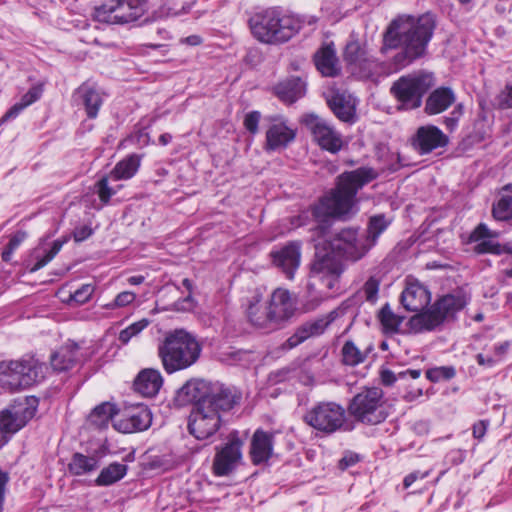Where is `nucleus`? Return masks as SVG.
<instances>
[{
    "mask_svg": "<svg viewBox=\"0 0 512 512\" xmlns=\"http://www.w3.org/2000/svg\"><path fill=\"white\" fill-rule=\"evenodd\" d=\"M274 435L257 429L251 439L250 456L252 463L259 465L267 462L273 454Z\"/></svg>",
    "mask_w": 512,
    "mask_h": 512,
    "instance_id": "bb28decb",
    "label": "nucleus"
},
{
    "mask_svg": "<svg viewBox=\"0 0 512 512\" xmlns=\"http://www.w3.org/2000/svg\"><path fill=\"white\" fill-rule=\"evenodd\" d=\"M428 476V472H419V471H415V472H412L410 474H408L405 478H404V481H403V484H404V487L405 488H408L410 487L417 479L421 478V479H424L425 477Z\"/></svg>",
    "mask_w": 512,
    "mask_h": 512,
    "instance_id": "0e129e2a",
    "label": "nucleus"
},
{
    "mask_svg": "<svg viewBox=\"0 0 512 512\" xmlns=\"http://www.w3.org/2000/svg\"><path fill=\"white\" fill-rule=\"evenodd\" d=\"M498 236V232L492 231L485 224L480 223L471 232L469 241L471 243H476L474 246V252L477 254L490 253L500 255L503 253H511V247L508 245H501L495 240Z\"/></svg>",
    "mask_w": 512,
    "mask_h": 512,
    "instance_id": "6ab92c4d",
    "label": "nucleus"
},
{
    "mask_svg": "<svg viewBox=\"0 0 512 512\" xmlns=\"http://www.w3.org/2000/svg\"><path fill=\"white\" fill-rule=\"evenodd\" d=\"M510 343L508 341L499 343L494 347V358L497 359V362L500 361L504 355L507 353L509 349Z\"/></svg>",
    "mask_w": 512,
    "mask_h": 512,
    "instance_id": "69168bd1",
    "label": "nucleus"
},
{
    "mask_svg": "<svg viewBox=\"0 0 512 512\" xmlns=\"http://www.w3.org/2000/svg\"><path fill=\"white\" fill-rule=\"evenodd\" d=\"M163 384V378L156 369L146 368L134 380V389L145 397L155 396Z\"/></svg>",
    "mask_w": 512,
    "mask_h": 512,
    "instance_id": "c85d7f7f",
    "label": "nucleus"
},
{
    "mask_svg": "<svg viewBox=\"0 0 512 512\" xmlns=\"http://www.w3.org/2000/svg\"><path fill=\"white\" fill-rule=\"evenodd\" d=\"M261 119L259 111H251L244 118V126L251 134L258 132V125Z\"/></svg>",
    "mask_w": 512,
    "mask_h": 512,
    "instance_id": "603ef678",
    "label": "nucleus"
},
{
    "mask_svg": "<svg viewBox=\"0 0 512 512\" xmlns=\"http://www.w3.org/2000/svg\"><path fill=\"white\" fill-rule=\"evenodd\" d=\"M332 319L317 318L301 324L295 332L286 340L284 348L292 349L310 337L321 335L328 327Z\"/></svg>",
    "mask_w": 512,
    "mask_h": 512,
    "instance_id": "a878e982",
    "label": "nucleus"
},
{
    "mask_svg": "<svg viewBox=\"0 0 512 512\" xmlns=\"http://www.w3.org/2000/svg\"><path fill=\"white\" fill-rule=\"evenodd\" d=\"M94 288L90 284L82 285L73 294L70 295V300L77 304L86 303L92 296Z\"/></svg>",
    "mask_w": 512,
    "mask_h": 512,
    "instance_id": "8fccbe9b",
    "label": "nucleus"
},
{
    "mask_svg": "<svg viewBox=\"0 0 512 512\" xmlns=\"http://www.w3.org/2000/svg\"><path fill=\"white\" fill-rule=\"evenodd\" d=\"M427 378L432 382H438L440 380H449L455 376V369L453 367H437L429 369L426 372Z\"/></svg>",
    "mask_w": 512,
    "mask_h": 512,
    "instance_id": "49530a36",
    "label": "nucleus"
},
{
    "mask_svg": "<svg viewBox=\"0 0 512 512\" xmlns=\"http://www.w3.org/2000/svg\"><path fill=\"white\" fill-rule=\"evenodd\" d=\"M377 177L378 172L366 166L340 174L336 187L312 208V215L322 222L315 228L318 235L325 234L328 228L325 222L328 218L347 219L354 214L358 190Z\"/></svg>",
    "mask_w": 512,
    "mask_h": 512,
    "instance_id": "f03ea898",
    "label": "nucleus"
},
{
    "mask_svg": "<svg viewBox=\"0 0 512 512\" xmlns=\"http://www.w3.org/2000/svg\"><path fill=\"white\" fill-rule=\"evenodd\" d=\"M36 412V400L26 398L23 402L8 408L0 413V426L5 434H13L20 430L32 419Z\"/></svg>",
    "mask_w": 512,
    "mask_h": 512,
    "instance_id": "f3484780",
    "label": "nucleus"
},
{
    "mask_svg": "<svg viewBox=\"0 0 512 512\" xmlns=\"http://www.w3.org/2000/svg\"><path fill=\"white\" fill-rule=\"evenodd\" d=\"M9 481V475L7 472L0 468V512L3 510V504L5 499L6 485Z\"/></svg>",
    "mask_w": 512,
    "mask_h": 512,
    "instance_id": "bf43d9fd",
    "label": "nucleus"
},
{
    "mask_svg": "<svg viewBox=\"0 0 512 512\" xmlns=\"http://www.w3.org/2000/svg\"><path fill=\"white\" fill-rule=\"evenodd\" d=\"M492 213L497 220L505 221L512 218V185H507L502 189L498 202L493 206Z\"/></svg>",
    "mask_w": 512,
    "mask_h": 512,
    "instance_id": "e433bc0d",
    "label": "nucleus"
},
{
    "mask_svg": "<svg viewBox=\"0 0 512 512\" xmlns=\"http://www.w3.org/2000/svg\"><path fill=\"white\" fill-rule=\"evenodd\" d=\"M476 360L480 366L493 367L497 363V359L493 356H484L481 353L476 355Z\"/></svg>",
    "mask_w": 512,
    "mask_h": 512,
    "instance_id": "774afa93",
    "label": "nucleus"
},
{
    "mask_svg": "<svg viewBox=\"0 0 512 512\" xmlns=\"http://www.w3.org/2000/svg\"><path fill=\"white\" fill-rule=\"evenodd\" d=\"M242 398L237 390L228 392L217 400H204L193 409L189 416L188 429L198 440L213 436L222 425V413L231 410Z\"/></svg>",
    "mask_w": 512,
    "mask_h": 512,
    "instance_id": "20e7f679",
    "label": "nucleus"
},
{
    "mask_svg": "<svg viewBox=\"0 0 512 512\" xmlns=\"http://www.w3.org/2000/svg\"><path fill=\"white\" fill-rule=\"evenodd\" d=\"M135 294L129 291L121 292L115 298V306L124 307L135 300Z\"/></svg>",
    "mask_w": 512,
    "mask_h": 512,
    "instance_id": "6e6d98bb",
    "label": "nucleus"
},
{
    "mask_svg": "<svg viewBox=\"0 0 512 512\" xmlns=\"http://www.w3.org/2000/svg\"><path fill=\"white\" fill-rule=\"evenodd\" d=\"M47 366L35 357L0 362V386L16 392L41 382Z\"/></svg>",
    "mask_w": 512,
    "mask_h": 512,
    "instance_id": "0eeeda50",
    "label": "nucleus"
},
{
    "mask_svg": "<svg viewBox=\"0 0 512 512\" xmlns=\"http://www.w3.org/2000/svg\"><path fill=\"white\" fill-rule=\"evenodd\" d=\"M379 318L386 333H397L404 319L394 314L388 304L381 309Z\"/></svg>",
    "mask_w": 512,
    "mask_h": 512,
    "instance_id": "37998d69",
    "label": "nucleus"
},
{
    "mask_svg": "<svg viewBox=\"0 0 512 512\" xmlns=\"http://www.w3.org/2000/svg\"><path fill=\"white\" fill-rule=\"evenodd\" d=\"M303 419L315 430L332 434L345 424L346 412L341 405L335 402H320L308 410Z\"/></svg>",
    "mask_w": 512,
    "mask_h": 512,
    "instance_id": "ddd939ff",
    "label": "nucleus"
},
{
    "mask_svg": "<svg viewBox=\"0 0 512 512\" xmlns=\"http://www.w3.org/2000/svg\"><path fill=\"white\" fill-rule=\"evenodd\" d=\"M345 266L340 256L327 242L315 245V255L310 266V279L319 281L327 290H334L344 272Z\"/></svg>",
    "mask_w": 512,
    "mask_h": 512,
    "instance_id": "9d476101",
    "label": "nucleus"
},
{
    "mask_svg": "<svg viewBox=\"0 0 512 512\" xmlns=\"http://www.w3.org/2000/svg\"><path fill=\"white\" fill-rule=\"evenodd\" d=\"M146 0H107L95 7V19L107 24H126L138 20L146 11Z\"/></svg>",
    "mask_w": 512,
    "mask_h": 512,
    "instance_id": "f8f14e48",
    "label": "nucleus"
},
{
    "mask_svg": "<svg viewBox=\"0 0 512 512\" xmlns=\"http://www.w3.org/2000/svg\"><path fill=\"white\" fill-rule=\"evenodd\" d=\"M500 105L503 108H512V84L506 85L505 90L501 93Z\"/></svg>",
    "mask_w": 512,
    "mask_h": 512,
    "instance_id": "052dcab7",
    "label": "nucleus"
},
{
    "mask_svg": "<svg viewBox=\"0 0 512 512\" xmlns=\"http://www.w3.org/2000/svg\"><path fill=\"white\" fill-rule=\"evenodd\" d=\"M78 346L76 344L61 347L51 356V366L55 371L71 369L77 362Z\"/></svg>",
    "mask_w": 512,
    "mask_h": 512,
    "instance_id": "c9c22d12",
    "label": "nucleus"
},
{
    "mask_svg": "<svg viewBox=\"0 0 512 512\" xmlns=\"http://www.w3.org/2000/svg\"><path fill=\"white\" fill-rule=\"evenodd\" d=\"M455 101L454 92L447 87L435 89L426 99L425 112L428 115L442 113Z\"/></svg>",
    "mask_w": 512,
    "mask_h": 512,
    "instance_id": "2f4dec72",
    "label": "nucleus"
},
{
    "mask_svg": "<svg viewBox=\"0 0 512 512\" xmlns=\"http://www.w3.org/2000/svg\"><path fill=\"white\" fill-rule=\"evenodd\" d=\"M92 233H93V230L88 225H83L81 227H77L73 232L74 240L76 242H82V241L86 240L88 237H90L92 235Z\"/></svg>",
    "mask_w": 512,
    "mask_h": 512,
    "instance_id": "5fc2aeb1",
    "label": "nucleus"
},
{
    "mask_svg": "<svg viewBox=\"0 0 512 512\" xmlns=\"http://www.w3.org/2000/svg\"><path fill=\"white\" fill-rule=\"evenodd\" d=\"M27 234L24 231H18L9 240V243L7 244V248L10 249V251H14L26 238Z\"/></svg>",
    "mask_w": 512,
    "mask_h": 512,
    "instance_id": "680f3d73",
    "label": "nucleus"
},
{
    "mask_svg": "<svg viewBox=\"0 0 512 512\" xmlns=\"http://www.w3.org/2000/svg\"><path fill=\"white\" fill-rule=\"evenodd\" d=\"M433 85V75L420 71L401 76L392 84L390 93L402 109L412 110L421 106L422 97Z\"/></svg>",
    "mask_w": 512,
    "mask_h": 512,
    "instance_id": "1a4fd4ad",
    "label": "nucleus"
},
{
    "mask_svg": "<svg viewBox=\"0 0 512 512\" xmlns=\"http://www.w3.org/2000/svg\"><path fill=\"white\" fill-rule=\"evenodd\" d=\"M431 301L429 290L419 282L407 283L401 294V303L403 307L412 312L423 313L424 309Z\"/></svg>",
    "mask_w": 512,
    "mask_h": 512,
    "instance_id": "5701e85b",
    "label": "nucleus"
},
{
    "mask_svg": "<svg viewBox=\"0 0 512 512\" xmlns=\"http://www.w3.org/2000/svg\"><path fill=\"white\" fill-rule=\"evenodd\" d=\"M148 325H149L148 319H141V320L131 324L130 326H128L127 328H125L124 330H122L119 333V337H118L119 341L122 344H127L132 337L138 335Z\"/></svg>",
    "mask_w": 512,
    "mask_h": 512,
    "instance_id": "a18cd8bd",
    "label": "nucleus"
},
{
    "mask_svg": "<svg viewBox=\"0 0 512 512\" xmlns=\"http://www.w3.org/2000/svg\"><path fill=\"white\" fill-rule=\"evenodd\" d=\"M461 106L458 107L457 110H454L452 113H451V117H446L445 118V125L448 129L452 130L454 129V127L456 126L457 124V121L459 119V116L461 115Z\"/></svg>",
    "mask_w": 512,
    "mask_h": 512,
    "instance_id": "338daca9",
    "label": "nucleus"
},
{
    "mask_svg": "<svg viewBox=\"0 0 512 512\" xmlns=\"http://www.w3.org/2000/svg\"><path fill=\"white\" fill-rule=\"evenodd\" d=\"M247 23L252 36L257 41L270 45L287 42L300 28L295 18L282 15L274 8L253 13Z\"/></svg>",
    "mask_w": 512,
    "mask_h": 512,
    "instance_id": "39448f33",
    "label": "nucleus"
},
{
    "mask_svg": "<svg viewBox=\"0 0 512 512\" xmlns=\"http://www.w3.org/2000/svg\"><path fill=\"white\" fill-rule=\"evenodd\" d=\"M109 176L101 177L95 184L97 194L102 203L107 204L116 191L109 186Z\"/></svg>",
    "mask_w": 512,
    "mask_h": 512,
    "instance_id": "de8ad7c7",
    "label": "nucleus"
},
{
    "mask_svg": "<svg viewBox=\"0 0 512 512\" xmlns=\"http://www.w3.org/2000/svg\"><path fill=\"white\" fill-rule=\"evenodd\" d=\"M343 57L347 64L363 70L364 76L373 74L376 63L373 59L368 57L365 49L358 41L353 40L347 43Z\"/></svg>",
    "mask_w": 512,
    "mask_h": 512,
    "instance_id": "cd10ccee",
    "label": "nucleus"
},
{
    "mask_svg": "<svg viewBox=\"0 0 512 512\" xmlns=\"http://www.w3.org/2000/svg\"><path fill=\"white\" fill-rule=\"evenodd\" d=\"M302 123L321 149L333 154L342 149L344 145L342 134L324 118L313 113L306 114L302 117Z\"/></svg>",
    "mask_w": 512,
    "mask_h": 512,
    "instance_id": "4468645a",
    "label": "nucleus"
},
{
    "mask_svg": "<svg viewBox=\"0 0 512 512\" xmlns=\"http://www.w3.org/2000/svg\"><path fill=\"white\" fill-rule=\"evenodd\" d=\"M334 115L343 122L355 120V99L345 92H336L327 101Z\"/></svg>",
    "mask_w": 512,
    "mask_h": 512,
    "instance_id": "c756f323",
    "label": "nucleus"
},
{
    "mask_svg": "<svg viewBox=\"0 0 512 512\" xmlns=\"http://www.w3.org/2000/svg\"><path fill=\"white\" fill-rule=\"evenodd\" d=\"M313 60L317 70L325 77H336L341 67L332 42L324 43L314 54Z\"/></svg>",
    "mask_w": 512,
    "mask_h": 512,
    "instance_id": "393cba45",
    "label": "nucleus"
},
{
    "mask_svg": "<svg viewBox=\"0 0 512 512\" xmlns=\"http://www.w3.org/2000/svg\"><path fill=\"white\" fill-rule=\"evenodd\" d=\"M274 92L281 101L292 104L305 95L306 85L301 78L292 77L277 84Z\"/></svg>",
    "mask_w": 512,
    "mask_h": 512,
    "instance_id": "7c9ffc66",
    "label": "nucleus"
},
{
    "mask_svg": "<svg viewBox=\"0 0 512 512\" xmlns=\"http://www.w3.org/2000/svg\"><path fill=\"white\" fill-rule=\"evenodd\" d=\"M116 414L115 407L108 402H104L93 409L89 415V421L97 428H103L107 426L110 420L114 422L117 419L115 418Z\"/></svg>",
    "mask_w": 512,
    "mask_h": 512,
    "instance_id": "58836bf2",
    "label": "nucleus"
},
{
    "mask_svg": "<svg viewBox=\"0 0 512 512\" xmlns=\"http://www.w3.org/2000/svg\"><path fill=\"white\" fill-rule=\"evenodd\" d=\"M152 423V414L149 408L143 404L126 407L119 418L114 420V428L122 433H134L144 431Z\"/></svg>",
    "mask_w": 512,
    "mask_h": 512,
    "instance_id": "a211bd4d",
    "label": "nucleus"
},
{
    "mask_svg": "<svg viewBox=\"0 0 512 512\" xmlns=\"http://www.w3.org/2000/svg\"><path fill=\"white\" fill-rule=\"evenodd\" d=\"M435 29V20L431 14H423L418 18L399 16L394 19L384 33L382 52L401 47L402 51L394 57L398 67H405L426 54Z\"/></svg>",
    "mask_w": 512,
    "mask_h": 512,
    "instance_id": "f257e3e1",
    "label": "nucleus"
},
{
    "mask_svg": "<svg viewBox=\"0 0 512 512\" xmlns=\"http://www.w3.org/2000/svg\"><path fill=\"white\" fill-rule=\"evenodd\" d=\"M141 158L138 154L128 155L115 165L109 177L116 181L131 179L140 167Z\"/></svg>",
    "mask_w": 512,
    "mask_h": 512,
    "instance_id": "f704fd0d",
    "label": "nucleus"
},
{
    "mask_svg": "<svg viewBox=\"0 0 512 512\" xmlns=\"http://www.w3.org/2000/svg\"><path fill=\"white\" fill-rule=\"evenodd\" d=\"M242 446L243 441L239 438L238 432L233 431L227 443L216 448L212 463V470L216 476H228L237 468L242 459Z\"/></svg>",
    "mask_w": 512,
    "mask_h": 512,
    "instance_id": "dca6fc26",
    "label": "nucleus"
},
{
    "mask_svg": "<svg viewBox=\"0 0 512 512\" xmlns=\"http://www.w3.org/2000/svg\"><path fill=\"white\" fill-rule=\"evenodd\" d=\"M98 466L99 463L96 457L75 453L68 464V469L73 475L79 476L94 471Z\"/></svg>",
    "mask_w": 512,
    "mask_h": 512,
    "instance_id": "4c0bfd02",
    "label": "nucleus"
},
{
    "mask_svg": "<svg viewBox=\"0 0 512 512\" xmlns=\"http://www.w3.org/2000/svg\"><path fill=\"white\" fill-rule=\"evenodd\" d=\"M64 243L65 240H55L50 250L44 256H40L39 249H36L34 252L36 263L31 268V271L35 272L47 265L59 253Z\"/></svg>",
    "mask_w": 512,
    "mask_h": 512,
    "instance_id": "c03bdc74",
    "label": "nucleus"
},
{
    "mask_svg": "<svg viewBox=\"0 0 512 512\" xmlns=\"http://www.w3.org/2000/svg\"><path fill=\"white\" fill-rule=\"evenodd\" d=\"M390 221L383 214L370 217L366 233H364L371 247H373L379 236L387 229Z\"/></svg>",
    "mask_w": 512,
    "mask_h": 512,
    "instance_id": "a19ab883",
    "label": "nucleus"
},
{
    "mask_svg": "<svg viewBox=\"0 0 512 512\" xmlns=\"http://www.w3.org/2000/svg\"><path fill=\"white\" fill-rule=\"evenodd\" d=\"M268 306L272 317L281 327L294 315L296 301L287 289L277 288L272 292Z\"/></svg>",
    "mask_w": 512,
    "mask_h": 512,
    "instance_id": "412c9836",
    "label": "nucleus"
},
{
    "mask_svg": "<svg viewBox=\"0 0 512 512\" xmlns=\"http://www.w3.org/2000/svg\"><path fill=\"white\" fill-rule=\"evenodd\" d=\"M77 100L81 101L89 118H95L102 105L100 93L89 84L81 85L75 92Z\"/></svg>",
    "mask_w": 512,
    "mask_h": 512,
    "instance_id": "72a5a7b5",
    "label": "nucleus"
},
{
    "mask_svg": "<svg viewBox=\"0 0 512 512\" xmlns=\"http://www.w3.org/2000/svg\"><path fill=\"white\" fill-rule=\"evenodd\" d=\"M488 422L480 420L473 425V436L476 439H482L486 433Z\"/></svg>",
    "mask_w": 512,
    "mask_h": 512,
    "instance_id": "e2e57ef3",
    "label": "nucleus"
},
{
    "mask_svg": "<svg viewBox=\"0 0 512 512\" xmlns=\"http://www.w3.org/2000/svg\"><path fill=\"white\" fill-rule=\"evenodd\" d=\"M341 353L343 363L349 366H356L364 362L367 356L366 353L362 352L351 340L344 343Z\"/></svg>",
    "mask_w": 512,
    "mask_h": 512,
    "instance_id": "79ce46f5",
    "label": "nucleus"
},
{
    "mask_svg": "<svg viewBox=\"0 0 512 512\" xmlns=\"http://www.w3.org/2000/svg\"><path fill=\"white\" fill-rule=\"evenodd\" d=\"M326 242L341 258L353 263L364 258L372 248L364 233L354 227L340 229Z\"/></svg>",
    "mask_w": 512,
    "mask_h": 512,
    "instance_id": "9b49d317",
    "label": "nucleus"
},
{
    "mask_svg": "<svg viewBox=\"0 0 512 512\" xmlns=\"http://www.w3.org/2000/svg\"><path fill=\"white\" fill-rule=\"evenodd\" d=\"M448 137L436 126L427 125L417 129L413 139L414 148L421 155L428 154L448 144Z\"/></svg>",
    "mask_w": 512,
    "mask_h": 512,
    "instance_id": "4be33fe9",
    "label": "nucleus"
},
{
    "mask_svg": "<svg viewBox=\"0 0 512 512\" xmlns=\"http://www.w3.org/2000/svg\"><path fill=\"white\" fill-rule=\"evenodd\" d=\"M26 107L19 101L15 103L1 118V122H6L16 118Z\"/></svg>",
    "mask_w": 512,
    "mask_h": 512,
    "instance_id": "4d7b16f0",
    "label": "nucleus"
},
{
    "mask_svg": "<svg viewBox=\"0 0 512 512\" xmlns=\"http://www.w3.org/2000/svg\"><path fill=\"white\" fill-rule=\"evenodd\" d=\"M127 473V465L121 463H111L100 472L96 479L99 486H109L121 480Z\"/></svg>",
    "mask_w": 512,
    "mask_h": 512,
    "instance_id": "ea45409f",
    "label": "nucleus"
},
{
    "mask_svg": "<svg viewBox=\"0 0 512 512\" xmlns=\"http://www.w3.org/2000/svg\"><path fill=\"white\" fill-rule=\"evenodd\" d=\"M273 264L282 271L288 279H293L300 265L301 247L297 242H290L279 250L271 252Z\"/></svg>",
    "mask_w": 512,
    "mask_h": 512,
    "instance_id": "aec40b11",
    "label": "nucleus"
},
{
    "mask_svg": "<svg viewBox=\"0 0 512 512\" xmlns=\"http://www.w3.org/2000/svg\"><path fill=\"white\" fill-rule=\"evenodd\" d=\"M43 93V87L42 85H35L31 87L27 93H25L20 102L25 106L28 107L34 102H36L38 99H40L41 95Z\"/></svg>",
    "mask_w": 512,
    "mask_h": 512,
    "instance_id": "3c124183",
    "label": "nucleus"
},
{
    "mask_svg": "<svg viewBox=\"0 0 512 512\" xmlns=\"http://www.w3.org/2000/svg\"><path fill=\"white\" fill-rule=\"evenodd\" d=\"M381 382L385 386H392L400 377L389 369L382 370L380 373Z\"/></svg>",
    "mask_w": 512,
    "mask_h": 512,
    "instance_id": "13d9d810",
    "label": "nucleus"
},
{
    "mask_svg": "<svg viewBox=\"0 0 512 512\" xmlns=\"http://www.w3.org/2000/svg\"><path fill=\"white\" fill-rule=\"evenodd\" d=\"M379 287L380 280L374 276L369 277V279L364 283L362 291L364 293L365 299L368 302H376L378 298Z\"/></svg>",
    "mask_w": 512,
    "mask_h": 512,
    "instance_id": "09e8293b",
    "label": "nucleus"
},
{
    "mask_svg": "<svg viewBox=\"0 0 512 512\" xmlns=\"http://www.w3.org/2000/svg\"><path fill=\"white\" fill-rule=\"evenodd\" d=\"M348 412L358 422L377 425L389 415V405L381 388H365L351 399Z\"/></svg>",
    "mask_w": 512,
    "mask_h": 512,
    "instance_id": "6e6552de",
    "label": "nucleus"
},
{
    "mask_svg": "<svg viewBox=\"0 0 512 512\" xmlns=\"http://www.w3.org/2000/svg\"><path fill=\"white\" fill-rule=\"evenodd\" d=\"M296 137V131L285 121L275 120L266 131V150L285 149Z\"/></svg>",
    "mask_w": 512,
    "mask_h": 512,
    "instance_id": "b1692460",
    "label": "nucleus"
},
{
    "mask_svg": "<svg viewBox=\"0 0 512 512\" xmlns=\"http://www.w3.org/2000/svg\"><path fill=\"white\" fill-rule=\"evenodd\" d=\"M315 286H316L315 282H309L307 285L308 291L311 294V296L313 297V299L310 302H307L305 304L306 310L315 309L319 305V303L322 299V295H318V293H315L316 292Z\"/></svg>",
    "mask_w": 512,
    "mask_h": 512,
    "instance_id": "864d4df0",
    "label": "nucleus"
},
{
    "mask_svg": "<svg viewBox=\"0 0 512 512\" xmlns=\"http://www.w3.org/2000/svg\"><path fill=\"white\" fill-rule=\"evenodd\" d=\"M201 351L195 336L184 329L168 332L158 346L163 368L169 374L191 367L198 361Z\"/></svg>",
    "mask_w": 512,
    "mask_h": 512,
    "instance_id": "7ed1b4c3",
    "label": "nucleus"
},
{
    "mask_svg": "<svg viewBox=\"0 0 512 512\" xmlns=\"http://www.w3.org/2000/svg\"><path fill=\"white\" fill-rule=\"evenodd\" d=\"M469 300L470 297L463 289L443 295L425 312L412 316L409 320L410 328L415 332L430 331L444 322L452 321Z\"/></svg>",
    "mask_w": 512,
    "mask_h": 512,
    "instance_id": "423d86ee",
    "label": "nucleus"
},
{
    "mask_svg": "<svg viewBox=\"0 0 512 512\" xmlns=\"http://www.w3.org/2000/svg\"><path fill=\"white\" fill-rule=\"evenodd\" d=\"M237 391L235 388L212 384L204 380H190L177 392V401L180 405L193 403L197 406L204 400H217L228 392Z\"/></svg>",
    "mask_w": 512,
    "mask_h": 512,
    "instance_id": "2eb2a0df",
    "label": "nucleus"
},
{
    "mask_svg": "<svg viewBox=\"0 0 512 512\" xmlns=\"http://www.w3.org/2000/svg\"><path fill=\"white\" fill-rule=\"evenodd\" d=\"M249 322L256 328L266 331H273L279 328L277 322L272 317L269 306H262L258 302L251 303L247 309Z\"/></svg>",
    "mask_w": 512,
    "mask_h": 512,
    "instance_id": "473e14b6",
    "label": "nucleus"
}]
</instances>
